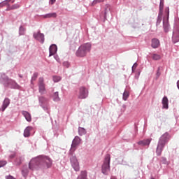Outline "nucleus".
Returning a JSON list of instances; mask_svg holds the SVG:
<instances>
[{"label":"nucleus","mask_w":179,"mask_h":179,"mask_svg":"<svg viewBox=\"0 0 179 179\" xmlns=\"http://www.w3.org/2000/svg\"><path fill=\"white\" fill-rule=\"evenodd\" d=\"M52 166V159L45 155H40L32 159L29 164V170H38L39 169H50Z\"/></svg>","instance_id":"1"},{"label":"nucleus","mask_w":179,"mask_h":179,"mask_svg":"<svg viewBox=\"0 0 179 179\" xmlns=\"http://www.w3.org/2000/svg\"><path fill=\"white\" fill-rule=\"evenodd\" d=\"M169 139H170V135L168 133L164 134L160 137L156 150L157 156H160V155H162L163 149H164V146H166V144L169 142Z\"/></svg>","instance_id":"2"},{"label":"nucleus","mask_w":179,"mask_h":179,"mask_svg":"<svg viewBox=\"0 0 179 179\" xmlns=\"http://www.w3.org/2000/svg\"><path fill=\"white\" fill-rule=\"evenodd\" d=\"M90 50H92V44H84L80 46L76 52V55L77 57H86V54H87V52H90Z\"/></svg>","instance_id":"3"},{"label":"nucleus","mask_w":179,"mask_h":179,"mask_svg":"<svg viewBox=\"0 0 179 179\" xmlns=\"http://www.w3.org/2000/svg\"><path fill=\"white\" fill-rule=\"evenodd\" d=\"M3 85L6 87H10L11 89H19V85L16 82L8 77L3 79Z\"/></svg>","instance_id":"4"},{"label":"nucleus","mask_w":179,"mask_h":179,"mask_svg":"<svg viewBox=\"0 0 179 179\" xmlns=\"http://www.w3.org/2000/svg\"><path fill=\"white\" fill-rule=\"evenodd\" d=\"M111 159L110 155L108 154L106 155L105 161L102 165V173L103 174H108L110 171V160Z\"/></svg>","instance_id":"5"},{"label":"nucleus","mask_w":179,"mask_h":179,"mask_svg":"<svg viewBox=\"0 0 179 179\" xmlns=\"http://www.w3.org/2000/svg\"><path fill=\"white\" fill-rule=\"evenodd\" d=\"M38 92L41 94H45L47 90H45V84L44 83V78H40L38 82Z\"/></svg>","instance_id":"6"},{"label":"nucleus","mask_w":179,"mask_h":179,"mask_svg":"<svg viewBox=\"0 0 179 179\" xmlns=\"http://www.w3.org/2000/svg\"><path fill=\"white\" fill-rule=\"evenodd\" d=\"M80 142H82L80 138H79V136H76L73 140L70 152H71L72 153L73 152H75L76 150L77 146H78V145H80Z\"/></svg>","instance_id":"7"},{"label":"nucleus","mask_w":179,"mask_h":179,"mask_svg":"<svg viewBox=\"0 0 179 179\" xmlns=\"http://www.w3.org/2000/svg\"><path fill=\"white\" fill-rule=\"evenodd\" d=\"M89 96V91L86 90L85 87H80L78 92V99H86Z\"/></svg>","instance_id":"8"},{"label":"nucleus","mask_w":179,"mask_h":179,"mask_svg":"<svg viewBox=\"0 0 179 179\" xmlns=\"http://www.w3.org/2000/svg\"><path fill=\"white\" fill-rule=\"evenodd\" d=\"M70 162L75 171H79L80 170V168L79 166V162H78V159H76V157H72L71 158H70Z\"/></svg>","instance_id":"9"},{"label":"nucleus","mask_w":179,"mask_h":179,"mask_svg":"<svg viewBox=\"0 0 179 179\" xmlns=\"http://www.w3.org/2000/svg\"><path fill=\"white\" fill-rule=\"evenodd\" d=\"M34 38L43 43H44V34H42L40 31L34 33Z\"/></svg>","instance_id":"10"},{"label":"nucleus","mask_w":179,"mask_h":179,"mask_svg":"<svg viewBox=\"0 0 179 179\" xmlns=\"http://www.w3.org/2000/svg\"><path fill=\"white\" fill-rule=\"evenodd\" d=\"M151 46L152 48H159V47H160V41H159V39L155 38H152Z\"/></svg>","instance_id":"11"},{"label":"nucleus","mask_w":179,"mask_h":179,"mask_svg":"<svg viewBox=\"0 0 179 179\" xmlns=\"http://www.w3.org/2000/svg\"><path fill=\"white\" fill-rule=\"evenodd\" d=\"M10 104V100L8 98H6L3 102V105L1 106V111H5L8 106Z\"/></svg>","instance_id":"12"},{"label":"nucleus","mask_w":179,"mask_h":179,"mask_svg":"<svg viewBox=\"0 0 179 179\" xmlns=\"http://www.w3.org/2000/svg\"><path fill=\"white\" fill-rule=\"evenodd\" d=\"M150 142H152V138H148L138 141V144L141 146H149V145H150Z\"/></svg>","instance_id":"13"},{"label":"nucleus","mask_w":179,"mask_h":179,"mask_svg":"<svg viewBox=\"0 0 179 179\" xmlns=\"http://www.w3.org/2000/svg\"><path fill=\"white\" fill-rule=\"evenodd\" d=\"M164 30L165 33H169V29L170 27V25L169 24V11H168V16L166 20H164Z\"/></svg>","instance_id":"14"},{"label":"nucleus","mask_w":179,"mask_h":179,"mask_svg":"<svg viewBox=\"0 0 179 179\" xmlns=\"http://www.w3.org/2000/svg\"><path fill=\"white\" fill-rule=\"evenodd\" d=\"M22 114L28 122H31V115L29 112L22 111Z\"/></svg>","instance_id":"15"},{"label":"nucleus","mask_w":179,"mask_h":179,"mask_svg":"<svg viewBox=\"0 0 179 179\" xmlns=\"http://www.w3.org/2000/svg\"><path fill=\"white\" fill-rule=\"evenodd\" d=\"M50 55L49 57H52L57 52V45H52L49 48Z\"/></svg>","instance_id":"16"},{"label":"nucleus","mask_w":179,"mask_h":179,"mask_svg":"<svg viewBox=\"0 0 179 179\" xmlns=\"http://www.w3.org/2000/svg\"><path fill=\"white\" fill-rule=\"evenodd\" d=\"M110 9H111V7L108 4L105 5V6L103 7L104 19H106V17H107V14L110 12Z\"/></svg>","instance_id":"17"},{"label":"nucleus","mask_w":179,"mask_h":179,"mask_svg":"<svg viewBox=\"0 0 179 179\" xmlns=\"http://www.w3.org/2000/svg\"><path fill=\"white\" fill-rule=\"evenodd\" d=\"M33 129L32 127H27L24 131V136L25 138H28V136H30V131Z\"/></svg>","instance_id":"18"},{"label":"nucleus","mask_w":179,"mask_h":179,"mask_svg":"<svg viewBox=\"0 0 179 179\" xmlns=\"http://www.w3.org/2000/svg\"><path fill=\"white\" fill-rule=\"evenodd\" d=\"M163 108H169V99L167 96H164L162 99Z\"/></svg>","instance_id":"19"},{"label":"nucleus","mask_w":179,"mask_h":179,"mask_svg":"<svg viewBox=\"0 0 179 179\" xmlns=\"http://www.w3.org/2000/svg\"><path fill=\"white\" fill-rule=\"evenodd\" d=\"M22 173L24 177H27V175L29 174V169H27V166H24L23 169L22 170Z\"/></svg>","instance_id":"20"},{"label":"nucleus","mask_w":179,"mask_h":179,"mask_svg":"<svg viewBox=\"0 0 179 179\" xmlns=\"http://www.w3.org/2000/svg\"><path fill=\"white\" fill-rule=\"evenodd\" d=\"M44 17L45 19H50V17H57V13H48L45 15Z\"/></svg>","instance_id":"21"},{"label":"nucleus","mask_w":179,"mask_h":179,"mask_svg":"<svg viewBox=\"0 0 179 179\" xmlns=\"http://www.w3.org/2000/svg\"><path fill=\"white\" fill-rule=\"evenodd\" d=\"M20 8V4L15 3L11 6L10 7L8 8V10H13L15 9H19Z\"/></svg>","instance_id":"22"},{"label":"nucleus","mask_w":179,"mask_h":179,"mask_svg":"<svg viewBox=\"0 0 179 179\" xmlns=\"http://www.w3.org/2000/svg\"><path fill=\"white\" fill-rule=\"evenodd\" d=\"M162 16H163V11H159L157 20V24L162 23Z\"/></svg>","instance_id":"23"},{"label":"nucleus","mask_w":179,"mask_h":179,"mask_svg":"<svg viewBox=\"0 0 179 179\" xmlns=\"http://www.w3.org/2000/svg\"><path fill=\"white\" fill-rule=\"evenodd\" d=\"M162 57L158 54H152V59L155 61H159Z\"/></svg>","instance_id":"24"},{"label":"nucleus","mask_w":179,"mask_h":179,"mask_svg":"<svg viewBox=\"0 0 179 179\" xmlns=\"http://www.w3.org/2000/svg\"><path fill=\"white\" fill-rule=\"evenodd\" d=\"M78 132H79V135L80 136L85 135V134H86V130L82 127H80L78 129Z\"/></svg>","instance_id":"25"},{"label":"nucleus","mask_w":179,"mask_h":179,"mask_svg":"<svg viewBox=\"0 0 179 179\" xmlns=\"http://www.w3.org/2000/svg\"><path fill=\"white\" fill-rule=\"evenodd\" d=\"M22 162H23V158L20 157L16 159L15 164L17 166H20L22 164Z\"/></svg>","instance_id":"26"},{"label":"nucleus","mask_w":179,"mask_h":179,"mask_svg":"<svg viewBox=\"0 0 179 179\" xmlns=\"http://www.w3.org/2000/svg\"><path fill=\"white\" fill-rule=\"evenodd\" d=\"M164 6V0H161L160 4H159V12H163Z\"/></svg>","instance_id":"27"},{"label":"nucleus","mask_w":179,"mask_h":179,"mask_svg":"<svg viewBox=\"0 0 179 179\" xmlns=\"http://www.w3.org/2000/svg\"><path fill=\"white\" fill-rule=\"evenodd\" d=\"M53 100L55 101H59V96H58V92H55L53 94Z\"/></svg>","instance_id":"28"},{"label":"nucleus","mask_w":179,"mask_h":179,"mask_svg":"<svg viewBox=\"0 0 179 179\" xmlns=\"http://www.w3.org/2000/svg\"><path fill=\"white\" fill-rule=\"evenodd\" d=\"M129 96V94L128 93V92L124 91V92L123 93V100H127V99H128Z\"/></svg>","instance_id":"29"},{"label":"nucleus","mask_w":179,"mask_h":179,"mask_svg":"<svg viewBox=\"0 0 179 179\" xmlns=\"http://www.w3.org/2000/svg\"><path fill=\"white\" fill-rule=\"evenodd\" d=\"M53 80L54 82H59V80H61V77L55 76H53Z\"/></svg>","instance_id":"30"},{"label":"nucleus","mask_w":179,"mask_h":179,"mask_svg":"<svg viewBox=\"0 0 179 179\" xmlns=\"http://www.w3.org/2000/svg\"><path fill=\"white\" fill-rule=\"evenodd\" d=\"M39 101L40 103H45L47 101V99L44 96L39 97Z\"/></svg>","instance_id":"31"},{"label":"nucleus","mask_w":179,"mask_h":179,"mask_svg":"<svg viewBox=\"0 0 179 179\" xmlns=\"http://www.w3.org/2000/svg\"><path fill=\"white\" fill-rule=\"evenodd\" d=\"M24 29L23 28V27H20V34H21L22 36H23V34H24Z\"/></svg>","instance_id":"32"},{"label":"nucleus","mask_w":179,"mask_h":179,"mask_svg":"<svg viewBox=\"0 0 179 179\" xmlns=\"http://www.w3.org/2000/svg\"><path fill=\"white\" fill-rule=\"evenodd\" d=\"M6 161H0V167H3V166H6Z\"/></svg>","instance_id":"33"},{"label":"nucleus","mask_w":179,"mask_h":179,"mask_svg":"<svg viewBox=\"0 0 179 179\" xmlns=\"http://www.w3.org/2000/svg\"><path fill=\"white\" fill-rule=\"evenodd\" d=\"M98 2H104V0H94L92 3V5H96Z\"/></svg>","instance_id":"34"},{"label":"nucleus","mask_w":179,"mask_h":179,"mask_svg":"<svg viewBox=\"0 0 179 179\" xmlns=\"http://www.w3.org/2000/svg\"><path fill=\"white\" fill-rule=\"evenodd\" d=\"M63 65L64 66H66V68H69V63L68 62H64Z\"/></svg>","instance_id":"35"},{"label":"nucleus","mask_w":179,"mask_h":179,"mask_svg":"<svg viewBox=\"0 0 179 179\" xmlns=\"http://www.w3.org/2000/svg\"><path fill=\"white\" fill-rule=\"evenodd\" d=\"M37 76H38V74L35 73L32 77V80H36V79H37Z\"/></svg>","instance_id":"36"},{"label":"nucleus","mask_w":179,"mask_h":179,"mask_svg":"<svg viewBox=\"0 0 179 179\" xmlns=\"http://www.w3.org/2000/svg\"><path fill=\"white\" fill-rule=\"evenodd\" d=\"M161 73H160V68H158V70L157 71V78H159V76H160Z\"/></svg>","instance_id":"37"},{"label":"nucleus","mask_w":179,"mask_h":179,"mask_svg":"<svg viewBox=\"0 0 179 179\" xmlns=\"http://www.w3.org/2000/svg\"><path fill=\"white\" fill-rule=\"evenodd\" d=\"M138 66V64L135 63L133 66H132V71H134V69H136V67Z\"/></svg>","instance_id":"38"},{"label":"nucleus","mask_w":179,"mask_h":179,"mask_svg":"<svg viewBox=\"0 0 179 179\" xmlns=\"http://www.w3.org/2000/svg\"><path fill=\"white\" fill-rule=\"evenodd\" d=\"M6 179H16V178H13L12 176H8L6 177Z\"/></svg>","instance_id":"39"},{"label":"nucleus","mask_w":179,"mask_h":179,"mask_svg":"<svg viewBox=\"0 0 179 179\" xmlns=\"http://www.w3.org/2000/svg\"><path fill=\"white\" fill-rule=\"evenodd\" d=\"M55 1L57 0H50L51 5H54V3H55Z\"/></svg>","instance_id":"40"},{"label":"nucleus","mask_w":179,"mask_h":179,"mask_svg":"<svg viewBox=\"0 0 179 179\" xmlns=\"http://www.w3.org/2000/svg\"><path fill=\"white\" fill-rule=\"evenodd\" d=\"M13 157H15V154H13L11 155H10V159H13Z\"/></svg>","instance_id":"41"},{"label":"nucleus","mask_w":179,"mask_h":179,"mask_svg":"<svg viewBox=\"0 0 179 179\" xmlns=\"http://www.w3.org/2000/svg\"><path fill=\"white\" fill-rule=\"evenodd\" d=\"M177 86H178V89H179V80H178V83H177Z\"/></svg>","instance_id":"42"},{"label":"nucleus","mask_w":179,"mask_h":179,"mask_svg":"<svg viewBox=\"0 0 179 179\" xmlns=\"http://www.w3.org/2000/svg\"><path fill=\"white\" fill-rule=\"evenodd\" d=\"M13 2H15V1H12V3H13Z\"/></svg>","instance_id":"43"},{"label":"nucleus","mask_w":179,"mask_h":179,"mask_svg":"<svg viewBox=\"0 0 179 179\" xmlns=\"http://www.w3.org/2000/svg\"><path fill=\"white\" fill-rule=\"evenodd\" d=\"M152 179H155V178H152Z\"/></svg>","instance_id":"44"}]
</instances>
